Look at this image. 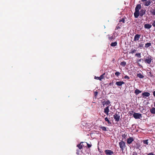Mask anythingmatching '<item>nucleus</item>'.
<instances>
[{"mask_svg": "<svg viewBox=\"0 0 155 155\" xmlns=\"http://www.w3.org/2000/svg\"><path fill=\"white\" fill-rule=\"evenodd\" d=\"M119 145L121 150L122 151H123L126 147L125 143L122 140L121 141L119 142Z\"/></svg>", "mask_w": 155, "mask_h": 155, "instance_id": "f257e3e1", "label": "nucleus"}, {"mask_svg": "<svg viewBox=\"0 0 155 155\" xmlns=\"http://www.w3.org/2000/svg\"><path fill=\"white\" fill-rule=\"evenodd\" d=\"M153 59L151 58V56H149L147 57L144 60L145 62L148 64H150Z\"/></svg>", "mask_w": 155, "mask_h": 155, "instance_id": "f03ea898", "label": "nucleus"}, {"mask_svg": "<svg viewBox=\"0 0 155 155\" xmlns=\"http://www.w3.org/2000/svg\"><path fill=\"white\" fill-rule=\"evenodd\" d=\"M133 115L134 117L136 119H140L142 117V114L139 113H134Z\"/></svg>", "mask_w": 155, "mask_h": 155, "instance_id": "7ed1b4c3", "label": "nucleus"}, {"mask_svg": "<svg viewBox=\"0 0 155 155\" xmlns=\"http://www.w3.org/2000/svg\"><path fill=\"white\" fill-rule=\"evenodd\" d=\"M114 118L116 121H118L120 120V116L117 114H115L113 116Z\"/></svg>", "mask_w": 155, "mask_h": 155, "instance_id": "20e7f679", "label": "nucleus"}, {"mask_svg": "<svg viewBox=\"0 0 155 155\" xmlns=\"http://www.w3.org/2000/svg\"><path fill=\"white\" fill-rule=\"evenodd\" d=\"M134 140V139L132 137H130L127 140V143L128 144H130Z\"/></svg>", "mask_w": 155, "mask_h": 155, "instance_id": "39448f33", "label": "nucleus"}, {"mask_svg": "<svg viewBox=\"0 0 155 155\" xmlns=\"http://www.w3.org/2000/svg\"><path fill=\"white\" fill-rule=\"evenodd\" d=\"M140 36V35L139 34H136L135 36L134 37V41H136L139 40Z\"/></svg>", "mask_w": 155, "mask_h": 155, "instance_id": "423d86ee", "label": "nucleus"}, {"mask_svg": "<svg viewBox=\"0 0 155 155\" xmlns=\"http://www.w3.org/2000/svg\"><path fill=\"white\" fill-rule=\"evenodd\" d=\"M145 13V10L143 9H142L140 12H139L140 15L142 17Z\"/></svg>", "mask_w": 155, "mask_h": 155, "instance_id": "0eeeda50", "label": "nucleus"}, {"mask_svg": "<svg viewBox=\"0 0 155 155\" xmlns=\"http://www.w3.org/2000/svg\"><path fill=\"white\" fill-rule=\"evenodd\" d=\"M104 74H105V73H104L103 74L101 75L100 77L95 76L94 77V79H96L99 80L100 81H101L102 79L104 77Z\"/></svg>", "mask_w": 155, "mask_h": 155, "instance_id": "6e6552de", "label": "nucleus"}, {"mask_svg": "<svg viewBox=\"0 0 155 155\" xmlns=\"http://www.w3.org/2000/svg\"><path fill=\"white\" fill-rule=\"evenodd\" d=\"M150 94L148 92H144L142 93V95L143 97H148L150 96Z\"/></svg>", "mask_w": 155, "mask_h": 155, "instance_id": "1a4fd4ad", "label": "nucleus"}, {"mask_svg": "<svg viewBox=\"0 0 155 155\" xmlns=\"http://www.w3.org/2000/svg\"><path fill=\"white\" fill-rule=\"evenodd\" d=\"M122 24L121 23H120L119 22V23L116 26L115 30H118V29L120 28L122 26Z\"/></svg>", "mask_w": 155, "mask_h": 155, "instance_id": "9d476101", "label": "nucleus"}, {"mask_svg": "<svg viewBox=\"0 0 155 155\" xmlns=\"http://www.w3.org/2000/svg\"><path fill=\"white\" fill-rule=\"evenodd\" d=\"M134 16L135 18H137L140 15L139 12L137 11H135V12L134 13Z\"/></svg>", "mask_w": 155, "mask_h": 155, "instance_id": "9b49d317", "label": "nucleus"}, {"mask_svg": "<svg viewBox=\"0 0 155 155\" xmlns=\"http://www.w3.org/2000/svg\"><path fill=\"white\" fill-rule=\"evenodd\" d=\"M124 84V82L122 81H117L116 83V84L118 86H121Z\"/></svg>", "mask_w": 155, "mask_h": 155, "instance_id": "f8f14e48", "label": "nucleus"}, {"mask_svg": "<svg viewBox=\"0 0 155 155\" xmlns=\"http://www.w3.org/2000/svg\"><path fill=\"white\" fill-rule=\"evenodd\" d=\"M144 27L145 28L149 29L151 27L152 25L150 24H146L144 25Z\"/></svg>", "mask_w": 155, "mask_h": 155, "instance_id": "ddd939ff", "label": "nucleus"}, {"mask_svg": "<svg viewBox=\"0 0 155 155\" xmlns=\"http://www.w3.org/2000/svg\"><path fill=\"white\" fill-rule=\"evenodd\" d=\"M141 8V5L140 4H138L137 5L135 8V11H139V10Z\"/></svg>", "mask_w": 155, "mask_h": 155, "instance_id": "4468645a", "label": "nucleus"}, {"mask_svg": "<svg viewBox=\"0 0 155 155\" xmlns=\"http://www.w3.org/2000/svg\"><path fill=\"white\" fill-rule=\"evenodd\" d=\"M153 2L151 1H150V0H148V1L146 2L144 4L145 6H148L150 5L151 3H152Z\"/></svg>", "mask_w": 155, "mask_h": 155, "instance_id": "2eb2a0df", "label": "nucleus"}, {"mask_svg": "<svg viewBox=\"0 0 155 155\" xmlns=\"http://www.w3.org/2000/svg\"><path fill=\"white\" fill-rule=\"evenodd\" d=\"M114 154V152L110 150H107V155H112Z\"/></svg>", "mask_w": 155, "mask_h": 155, "instance_id": "dca6fc26", "label": "nucleus"}, {"mask_svg": "<svg viewBox=\"0 0 155 155\" xmlns=\"http://www.w3.org/2000/svg\"><path fill=\"white\" fill-rule=\"evenodd\" d=\"M141 92V91L139 90L138 89H136L134 93L135 94L137 95L140 93Z\"/></svg>", "mask_w": 155, "mask_h": 155, "instance_id": "f3484780", "label": "nucleus"}, {"mask_svg": "<svg viewBox=\"0 0 155 155\" xmlns=\"http://www.w3.org/2000/svg\"><path fill=\"white\" fill-rule=\"evenodd\" d=\"M151 46V43H147L145 44V47L146 48H148Z\"/></svg>", "mask_w": 155, "mask_h": 155, "instance_id": "a211bd4d", "label": "nucleus"}, {"mask_svg": "<svg viewBox=\"0 0 155 155\" xmlns=\"http://www.w3.org/2000/svg\"><path fill=\"white\" fill-rule=\"evenodd\" d=\"M150 112L152 114H155V108L153 107L150 110Z\"/></svg>", "mask_w": 155, "mask_h": 155, "instance_id": "6ab92c4d", "label": "nucleus"}, {"mask_svg": "<svg viewBox=\"0 0 155 155\" xmlns=\"http://www.w3.org/2000/svg\"><path fill=\"white\" fill-rule=\"evenodd\" d=\"M137 77H139L140 78H144V76L143 75L141 74H138L137 75Z\"/></svg>", "mask_w": 155, "mask_h": 155, "instance_id": "aec40b11", "label": "nucleus"}, {"mask_svg": "<svg viewBox=\"0 0 155 155\" xmlns=\"http://www.w3.org/2000/svg\"><path fill=\"white\" fill-rule=\"evenodd\" d=\"M151 13L153 15H155V8L152 9L150 11Z\"/></svg>", "mask_w": 155, "mask_h": 155, "instance_id": "412c9836", "label": "nucleus"}, {"mask_svg": "<svg viewBox=\"0 0 155 155\" xmlns=\"http://www.w3.org/2000/svg\"><path fill=\"white\" fill-rule=\"evenodd\" d=\"M117 43L116 42H112L110 44V46L112 47H114L116 46L117 45Z\"/></svg>", "mask_w": 155, "mask_h": 155, "instance_id": "4be33fe9", "label": "nucleus"}, {"mask_svg": "<svg viewBox=\"0 0 155 155\" xmlns=\"http://www.w3.org/2000/svg\"><path fill=\"white\" fill-rule=\"evenodd\" d=\"M77 147L80 149H81L83 148L82 145L81 144V143L77 145Z\"/></svg>", "mask_w": 155, "mask_h": 155, "instance_id": "5701e85b", "label": "nucleus"}, {"mask_svg": "<svg viewBox=\"0 0 155 155\" xmlns=\"http://www.w3.org/2000/svg\"><path fill=\"white\" fill-rule=\"evenodd\" d=\"M126 64V62L125 61H123L120 63V65L123 67H124Z\"/></svg>", "mask_w": 155, "mask_h": 155, "instance_id": "b1692460", "label": "nucleus"}, {"mask_svg": "<svg viewBox=\"0 0 155 155\" xmlns=\"http://www.w3.org/2000/svg\"><path fill=\"white\" fill-rule=\"evenodd\" d=\"M119 22L120 23L122 22L124 24L125 23V19L122 18L120 20Z\"/></svg>", "mask_w": 155, "mask_h": 155, "instance_id": "393cba45", "label": "nucleus"}, {"mask_svg": "<svg viewBox=\"0 0 155 155\" xmlns=\"http://www.w3.org/2000/svg\"><path fill=\"white\" fill-rule=\"evenodd\" d=\"M135 56L139 58H140L141 57L140 53H137L136 54Z\"/></svg>", "mask_w": 155, "mask_h": 155, "instance_id": "a878e982", "label": "nucleus"}, {"mask_svg": "<svg viewBox=\"0 0 155 155\" xmlns=\"http://www.w3.org/2000/svg\"><path fill=\"white\" fill-rule=\"evenodd\" d=\"M136 51H137V50L135 49L132 50L130 52H129V54H133L134 53L136 52Z\"/></svg>", "mask_w": 155, "mask_h": 155, "instance_id": "bb28decb", "label": "nucleus"}, {"mask_svg": "<svg viewBox=\"0 0 155 155\" xmlns=\"http://www.w3.org/2000/svg\"><path fill=\"white\" fill-rule=\"evenodd\" d=\"M148 140H143V142L144 144H148Z\"/></svg>", "mask_w": 155, "mask_h": 155, "instance_id": "cd10ccee", "label": "nucleus"}, {"mask_svg": "<svg viewBox=\"0 0 155 155\" xmlns=\"http://www.w3.org/2000/svg\"><path fill=\"white\" fill-rule=\"evenodd\" d=\"M98 92L97 91H94V94L95 98H96Z\"/></svg>", "mask_w": 155, "mask_h": 155, "instance_id": "c85d7f7f", "label": "nucleus"}, {"mask_svg": "<svg viewBox=\"0 0 155 155\" xmlns=\"http://www.w3.org/2000/svg\"><path fill=\"white\" fill-rule=\"evenodd\" d=\"M120 74V73L119 72H116L115 73V74L118 77Z\"/></svg>", "mask_w": 155, "mask_h": 155, "instance_id": "c756f323", "label": "nucleus"}, {"mask_svg": "<svg viewBox=\"0 0 155 155\" xmlns=\"http://www.w3.org/2000/svg\"><path fill=\"white\" fill-rule=\"evenodd\" d=\"M101 128L104 131H106L107 130L106 128L104 127H101Z\"/></svg>", "mask_w": 155, "mask_h": 155, "instance_id": "7c9ffc66", "label": "nucleus"}, {"mask_svg": "<svg viewBox=\"0 0 155 155\" xmlns=\"http://www.w3.org/2000/svg\"><path fill=\"white\" fill-rule=\"evenodd\" d=\"M108 38L110 40H112L113 39V36H112L110 37H108Z\"/></svg>", "mask_w": 155, "mask_h": 155, "instance_id": "2f4dec72", "label": "nucleus"}, {"mask_svg": "<svg viewBox=\"0 0 155 155\" xmlns=\"http://www.w3.org/2000/svg\"><path fill=\"white\" fill-rule=\"evenodd\" d=\"M143 45L142 44H139V47L141 48H143Z\"/></svg>", "mask_w": 155, "mask_h": 155, "instance_id": "473e14b6", "label": "nucleus"}, {"mask_svg": "<svg viewBox=\"0 0 155 155\" xmlns=\"http://www.w3.org/2000/svg\"><path fill=\"white\" fill-rule=\"evenodd\" d=\"M122 137L123 138H124V139H125V137H126V135L124 134H123L122 136Z\"/></svg>", "mask_w": 155, "mask_h": 155, "instance_id": "72a5a7b5", "label": "nucleus"}, {"mask_svg": "<svg viewBox=\"0 0 155 155\" xmlns=\"http://www.w3.org/2000/svg\"><path fill=\"white\" fill-rule=\"evenodd\" d=\"M102 104L103 105V106L104 107V105H107V102L104 101L102 102Z\"/></svg>", "mask_w": 155, "mask_h": 155, "instance_id": "f704fd0d", "label": "nucleus"}, {"mask_svg": "<svg viewBox=\"0 0 155 155\" xmlns=\"http://www.w3.org/2000/svg\"><path fill=\"white\" fill-rule=\"evenodd\" d=\"M124 78L125 79H130V78L127 75H126L124 77Z\"/></svg>", "mask_w": 155, "mask_h": 155, "instance_id": "c9c22d12", "label": "nucleus"}, {"mask_svg": "<svg viewBox=\"0 0 155 155\" xmlns=\"http://www.w3.org/2000/svg\"><path fill=\"white\" fill-rule=\"evenodd\" d=\"M107 122L108 123V124H109V125H110V124H111V122H110L109 120L108 119V118L107 117Z\"/></svg>", "mask_w": 155, "mask_h": 155, "instance_id": "e433bc0d", "label": "nucleus"}, {"mask_svg": "<svg viewBox=\"0 0 155 155\" xmlns=\"http://www.w3.org/2000/svg\"><path fill=\"white\" fill-rule=\"evenodd\" d=\"M110 105V102L108 100H107V106Z\"/></svg>", "mask_w": 155, "mask_h": 155, "instance_id": "4c0bfd02", "label": "nucleus"}, {"mask_svg": "<svg viewBox=\"0 0 155 155\" xmlns=\"http://www.w3.org/2000/svg\"><path fill=\"white\" fill-rule=\"evenodd\" d=\"M87 146L88 148H90L91 147V145L88 143H87Z\"/></svg>", "mask_w": 155, "mask_h": 155, "instance_id": "58836bf2", "label": "nucleus"}, {"mask_svg": "<svg viewBox=\"0 0 155 155\" xmlns=\"http://www.w3.org/2000/svg\"><path fill=\"white\" fill-rule=\"evenodd\" d=\"M152 25L153 26L155 27V21H153L152 23Z\"/></svg>", "mask_w": 155, "mask_h": 155, "instance_id": "ea45409f", "label": "nucleus"}, {"mask_svg": "<svg viewBox=\"0 0 155 155\" xmlns=\"http://www.w3.org/2000/svg\"><path fill=\"white\" fill-rule=\"evenodd\" d=\"M104 112L106 114H107V107L104 109Z\"/></svg>", "mask_w": 155, "mask_h": 155, "instance_id": "a19ab883", "label": "nucleus"}, {"mask_svg": "<svg viewBox=\"0 0 155 155\" xmlns=\"http://www.w3.org/2000/svg\"><path fill=\"white\" fill-rule=\"evenodd\" d=\"M147 155H154L153 153H149Z\"/></svg>", "mask_w": 155, "mask_h": 155, "instance_id": "79ce46f5", "label": "nucleus"}, {"mask_svg": "<svg viewBox=\"0 0 155 155\" xmlns=\"http://www.w3.org/2000/svg\"><path fill=\"white\" fill-rule=\"evenodd\" d=\"M109 111V109H108V107L107 106V116L108 115V113Z\"/></svg>", "mask_w": 155, "mask_h": 155, "instance_id": "37998d69", "label": "nucleus"}, {"mask_svg": "<svg viewBox=\"0 0 155 155\" xmlns=\"http://www.w3.org/2000/svg\"><path fill=\"white\" fill-rule=\"evenodd\" d=\"M153 94L154 97H155V91L153 92Z\"/></svg>", "mask_w": 155, "mask_h": 155, "instance_id": "c03bdc74", "label": "nucleus"}, {"mask_svg": "<svg viewBox=\"0 0 155 155\" xmlns=\"http://www.w3.org/2000/svg\"><path fill=\"white\" fill-rule=\"evenodd\" d=\"M142 60H143V59H140L138 61L141 62V61Z\"/></svg>", "mask_w": 155, "mask_h": 155, "instance_id": "a18cd8bd", "label": "nucleus"}, {"mask_svg": "<svg viewBox=\"0 0 155 155\" xmlns=\"http://www.w3.org/2000/svg\"><path fill=\"white\" fill-rule=\"evenodd\" d=\"M133 155H137V153H133Z\"/></svg>", "mask_w": 155, "mask_h": 155, "instance_id": "49530a36", "label": "nucleus"}, {"mask_svg": "<svg viewBox=\"0 0 155 155\" xmlns=\"http://www.w3.org/2000/svg\"><path fill=\"white\" fill-rule=\"evenodd\" d=\"M147 0H141L142 2H143L146 1Z\"/></svg>", "mask_w": 155, "mask_h": 155, "instance_id": "de8ad7c7", "label": "nucleus"}, {"mask_svg": "<svg viewBox=\"0 0 155 155\" xmlns=\"http://www.w3.org/2000/svg\"><path fill=\"white\" fill-rule=\"evenodd\" d=\"M107 150H105L104 151V152L105 153L107 154Z\"/></svg>", "mask_w": 155, "mask_h": 155, "instance_id": "09e8293b", "label": "nucleus"}, {"mask_svg": "<svg viewBox=\"0 0 155 155\" xmlns=\"http://www.w3.org/2000/svg\"><path fill=\"white\" fill-rule=\"evenodd\" d=\"M104 119H105V120L106 121H107V117H106Z\"/></svg>", "mask_w": 155, "mask_h": 155, "instance_id": "8fccbe9b", "label": "nucleus"}, {"mask_svg": "<svg viewBox=\"0 0 155 155\" xmlns=\"http://www.w3.org/2000/svg\"><path fill=\"white\" fill-rule=\"evenodd\" d=\"M154 107H155V103H154Z\"/></svg>", "mask_w": 155, "mask_h": 155, "instance_id": "3c124183", "label": "nucleus"}, {"mask_svg": "<svg viewBox=\"0 0 155 155\" xmlns=\"http://www.w3.org/2000/svg\"><path fill=\"white\" fill-rule=\"evenodd\" d=\"M154 0H150V1H154Z\"/></svg>", "mask_w": 155, "mask_h": 155, "instance_id": "603ef678", "label": "nucleus"}, {"mask_svg": "<svg viewBox=\"0 0 155 155\" xmlns=\"http://www.w3.org/2000/svg\"><path fill=\"white\" fill-rule=\"evenodd\" d=\"M77 153L78 154H79L78 153Z\"/></svg>", "mask_w": 155, "mask_h": 155, "instance_id": "864d4df0", "label": "nucleus"}, {"mask_svg": "<svg viewBox=\"0 0 155 155\" xmlns=\"http://www.w3.org/2000/svg\"><path fill=\"white\" fill-rule=\"evenodd\" d=\"M154 103H155V102H154Z\"/></svg>", "mask_w": 155, "mask_h": 155, "instance_id": "5fc2aeb1", "label": "nucleus"}]
</instances>
